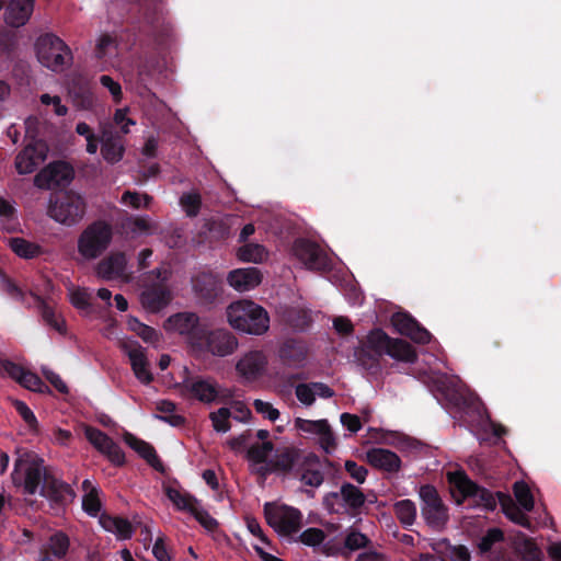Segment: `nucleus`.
Instances as JSON below:
<instances>
[{
  "instance_id": "nucleus-18",
  "label": "nucleus",
  "mask_w": 561,
  "mask_h": 561,
  "mask_svg": "<svg viewBox=\"0 0 561 561\" xmlns=\"http://www.w3.org/2000/svg\"><path fill=\"white\" fill-rule=\"evenodd\" d=\"M455 486L463 499L473 497L479 505L488 511H494L499 503L497 492L494 494L488 489L480 486L465 473H458L455 478Z\"/></svg>"
},
{
  "instance_id": "nucleus-19",
  "label": "nucleus",
  "mask_w": 561,
  "mask_h": 561,
  "mask_svg": "<svg viewBox=\"0 0 561 561\" xmlns=\"http://www.w3.org/2000/svg\"><path fill=\"white\" fill-rule=\"evenodd\" d=\"M121 350L128 356L135 377L141 383L149 385L153 380V375L141 345L136 341H124L121 343Z\"/></svg>"
},
{
  "instance_id": "nucleus-6",
  "label": "nucleus",
  "mask_w": 561,
  "mask_h": 561,
  "mask_svg": "<svg viewBox=\"0 0 561 561\" xmlns=\"http://www.w3.org/2000/svg\"><path fill=\"white\" fill-rule=\"evenodd\" d=\"M366 500V495L358 486L344 482L339 491L329 492L323 496L322 505L329 514L357 517L363 513Z\"/></svg>"
},
{
  "instance_id": "nucleus-55",
  "label": "nucleus",
  "mask_w": 561,
  "mask_h": 561,
  "mask_svg": "<svg viewBox=\"0 0 561 561\" xmlns=\"http://www.w3.org/2000/svg\"><path fill=\"white\" fill-rule=\"evenodd\" d=\"M523 561H542V552L531 538H526L519 548Z\"/></svg>"
},
{
  "instance_id": "nucleus-7",
  "label": "nucleus",
  "mask_w": 561,
  "mask_h": 561,
  "mask_svg": "<svg viewBox=\"0 0 561 561\" xmlns=\"http://www.w3.org/2000/svg\"><path fill=\"white\" fill-rule=\"evenodd\" d=\"M456 405L461 412V417L469 425L476 426L484 432L491 431L495 438H501L507 433L505 426L491 420L484 403L476 394L458 397Z\"/></svg>"
},
{
  "instance_id": "nucleus-63",
  "label": "nucleus",
  "mask_w": 561,
  "mask_h": 561,
  "mask_svg": "<svg viewBox=\"0 0 561 561\" xmlns=\"http://www.w3.org/2000/svg\"><path fill=\"white\" fill-rule=\"evenodd\" d=\"M100 83L110 91L115 102H121L123 93L122 87L117 81L111 76L103 75L100 77Z\"/></svg>"
},
{
  "instance_id": "nucleus-46",
  "label": "nucleus",
  "mask_w": 561,
  "mask_h": 561,
  "mask_svg": "<svg viewBox=\"0 0 561 561\" xmlns=\"http://www.w3.org/2000/svg\"><path fill=\"white\" fill-rule=\"evenodd\" d=\"M127 327L130 331L135 332L147 343L154 342L158 339L157 331L153 328L140 322L137 318L129 317L127 320Z\"/></svg>"
},
{
  "instance_id": "nucleus-60",
  "label": "nucleus",
  "mask_w": 561,
  "mask_h": 561,
  "mask_svg": "<svg viewBox=\"0 0 561 561\" xmlns=\"http://www.w3.org/2000/svg\"><path fill=\"white\" fill-rule=\"evenodd\" d=\"M191 514L207 530H214L218 526V522L213 516H210L207 511L201 508L198 505Z\"/></svg>"
},
{
  "instance_id": "nucleus-14",
  "label": "nucleus",
  "mask_w": 561,
  "mask_h": 561,
  "mask_svg": "<svg viewBox=\"0 0 561 561\" xmlns=\"http://www.w3.org/2000/svg\"><path fill=\"white\" fill-rule=\"evenodd\" d=\"M201 347H196L194 356L211 354L218 357H225L234 352L238 346L236 336L226 329L210 330L208 327L201 340Z\"/></svg>"
},
{
  "instance_id": "nucleus-12",
  "label": "nucleus",
  "mask_w": 561,
  "mask_h": 561,
  "mask_svg": "<svg viewBox=\"0 0 561 561\" xmlns=\"http://www.w3.org/2000/svg\"><path fill=\"white\" fill-rule=\"evenodd\" d=\"M422 500L421 515L426 525L435 531L446 528L449 520L448 507L444 504L434 485L425 484L420 488Z\"/></svg>"
},
{
  "instance_id": "nucleus-39",
  "label": "nucleus",
  "mask_w": 561,
  "mask_h": 561,
  "mask_svg": "<svg viewBox=\"0 0 561 561\" xmlns=\"http://www.w3.org/2000/svg\"><path fill=\"white\" fill-rule=\"evenodd\" d=\"M165 494L168 499L176 506L180 511L194 512L196 506L198 505V501L187 493H182L181 491L168 486L165 489Z\"/></svg>"
},
{
  "instance_id": "nucleus-13",
  "label": "nucleus",
  "mask_w": 561,
  "mask_h": 561,
  "mask_svg": "<svg viewBox=\"0 0 561 561\" xmlns=\"http://www.w3.org/2000/svg\"><path fill=\"white\" fill-rule=\"evenodd\" d=\"M152 274H156V280L145 286L140 294V302L147 311L157 313L171 302L172 293L167 284V271L157 268Z\"/></svg>"
},
{
  "instance_id": "nucleus-50",
  "label": "nucleus",
  "mask_w": 561,
  "mask_h": 561,
  "mask_svg": "<svg viewBox=\"0 0 561 561\" xmlns=\"http://www.w3.org/2000/svg\"><path fill=\"white\" fill-rule=\"evenodd\" d=\"M19 383L31 391L39 393L50 392L49 387L35 373L27 369L23 374Z\"/></svg>"
},
{
  "instance_id": "nucleus-16",
  "label": "nucleus",
  "mask_w": 561,
  "mask_h": 561,
  "mask_svg": "<svg viewBox=\"0 0 561 561\" xmlns=\"http://www.w3.org/2000/svg\"><path fill=\"white\" fill-rule=\"evenodd\" d=\"M75 178L72 165L66 161H55L42 169L34 178V184L39 188L50 190L67 186Z\"/></svg>"
},
{
  "instance_id": "nucleus-3",
  "label": "nucleus",
  "mask_w": 561,
  "mask_h": 561,
  "mask_svg": "<svg viewBox=\"0 0 561 561\" xmlns=\"http://www.w3.org/2000/svg\"><path fill=\"white\" fill-rule=\"evenodd\" d=\"M171 35V25L165 21L158 3L150 1L142 14V24L134 34L133 45L141 49H159Z\"/></svg>"
},
{
  "instance_id": "nucleus-20",
  "label": "nucleus",
  "mask_w": 561,
  "mask_h": 561,
  "mask_svg": "<svg viewBox=\"0 0 561 561\" xmlns=\"http://www.w3.org/2000/svg\"><path fill=\"white\" fill-rule=\"evenodd\" d=\"M68 93L73 105L80 110H91L94 105V93L91 80L82 73H73L68 81Z\"/></svg>"
},
{
  "instance_id": "nucleus-8",
  "label": "nucleus",
  "mask_w": 561,
  "mask_h": 561,
  "mask_svg": "<svg viewBox=\"0 0 561 561\" xmlns=\"http://www.w3.org/2000/svg\"><path fill=\"white\" fill-rule=\"evenodd\" d=\"M35 46L38 61L53 71H61L72 62L69 46L55 34L41 35Z\"/></svg>"
},
{
  "instance_id": "nucleus-64",
  "label": "nucleus",
  "mask_w": 561,
  "mask_h": 561,
  "mask_svg": "<svg viewBox=\"0 0 561 561\" xmlns=\"http://www.w3.org/2000/svg\"><path fill=\"white\" fill-rule=\"evenodd\" d=\"M103 455H105L107 459L117 467H121L125 463V454L119 445L115 442L110 445Z\"/></svg>"
},
{
  "instance_id": "nucleus-5",
  "label": "nucleus",
  "mask_w": 561,
  "mask_h": 561,
  "mask_svg": "<svg viewBox=\"0 0 561 561\" xmlns=\"http://www.w3.org/2000/svg\"><path fill=\"white\" fill-rule=\"evenodd\" d=\"M87 213L85 199L73 191L54 194L48 204L47 215L66 227L79 224Z\"/></svg>"
},
{
  "instance_id": "nucleus-58",
  "label": "nucleus",
  "mask_w": 561,
  "mask_h": 561,
  "mask_svg": "<svg viewBox=\"0 0 561 561\" xmlns=\"http://www.w3.org/2000/svg\"><path fill=\"white\" fill-rule=\"evenodd\" d=\"M82 508L90 516L95 517L101 510V502L99 499V490L93 489L84 494L82 497Z\"/></svg>"
},
{
  "instance_id": "nucleus-28",
  "label": "nucleus",
  "mask_w": 561,
  "mask_h": 561,
  "mask_svg": "<svg viewBox=\"0 0 561 561\" xmlns=\"http://www.w3.org/2000/svg\"><path fill=\"white\" fill-rule=\"evenodd\" d=\"M366 458L370 466L388 473H394L401 469L400 457L386 448H371L366 453Z\"/></svg>"
},
{
  "instance_id": "nucleus-35",
  "label": "nucleus",
  "mask_w": 561,
  "mask_h": 561,
  "mask_svg": "<svg viewBox=\"0 0 561 561\" xmlns=\"http://www.w3.org/2000/svg\"><path fill=\"white\" fill-rule=\"evenodd\" d=\"M100 523L104 529L116 534L121 539H129L133 536V526L126 518L102 515Z\"/></svg>"
},
{
  "instance_id": "nucleus-45",
  "label": "nucleus",
  "mask_w": 561,
  "mask_h": 561,
  "mask_svg": "<svg viewBox=\"0 0 561 561\" xmlns=\"http://www.w3.org/2000/svg\"><path fill=\"white\" fill-rule=\"evenodd\" d=\"M84 435L87 439L102 454L114 442L106 433L93 426H85Z\"/></svg>"
},
{
  "instance_id": "nucleus-62",
  "label": "nucleus",
  "mask_w": 561,
  "mask_h": 561,
  "mask_svg": "<svg viewBox=\"0 0 561 561\" xmlns=\"http://www.w3.org/2000/svg\"><path fill=\"white\" fill-rule=\"evenodd\" d=\"M253 407L257 413L263 414L272 422L276 421L279 417V411L275 409L270 402L263 401L261 399H255L253 402Z\"/></svg>"
},
{
  "instance_id": "nucleus-43",
  "label": "nucleus",
  "mask_w": 561,
  "mask_h": 561,
  "mask_svg": "<svg viewBox=\"0 0 561 561\" xmlns=\"http://www.w3.org/2000/svg\"><path fill=\"white\" fill-rule=\"evenodd\" d=\"M513 491L515 499L522 508L526 512H531L535 506V501L528 484L524 481H516L514 483Z\"/></svg>"
},
{
  "instance_id": "nucleus-48",
  "label": "nucleus",
  "mask_w": 561,
  "mask_h": 561,
  "mask_svg": "<svg viewBox=\"0 0 561 561\" xmlns=\"http://www.w3.org/2000/svg\"><path fill=\"white\" fill-rule=\"evenodd\" d=\"M231 417V411L228 408H220L209 414V420L214 430L218 433H227L231 428L229 419Z\"/></svg>"
},
{
  "instance_id": "nucleus-36",
  "label": "nucleus",
  "mask_w": 561,
  "mask_h": 561,
  "mask_svg": "<svg viewBox=\"0 0 561 561\" xmlns=\"http://www.w3.org/2000/svg\"><path fill=\"white\" fill-rule=\"evenodd\" d=\"M156 410L160 413L154 415L157 419L174 427L183 426L186 422L183 415L176 414V404L171 400H160L156 404Z\"/></svg>"
},
{
  "instance_id": "nucleus-49",
  "label": "nucleus",
  "mask_w": 561,
  "mask_h": 561,
  "mask_svg": "<svg viewBox=\"0 0 561 561\" xmlns=\"http://www.w3.org/2000/svg\"><path fill=\"white\" fill-rule=\"evenodd\" d=\"M48 549L57 559L64 558L69 549V538L64 533L54 534L49 539Z\"/></svg>"
},
{
  "instance_id": "nucleus-26",
  "label": "nucleus",
  "mask_w": 561,
  "mask_h": 561,
  "mask_svg": "<svg viewBox=\"0 0 561 561\" xmlns=\"http://www.w3.org/2000/svg\"><path fill=\"white\" fill-rule=\"evenodd\" d=\"M321 462L316 454L304 456L302 461L296 470L295 477L305 485L319 488L324 481V474L320 469Z\"/></svg>"
},
{
  "instance_id": "nucleus-27",
  "label": "nucleus",
  "mask_w": 561,
  "mask_h": 561,
  "mask_svg": "<svg viewBox=\"0 0 561 561\" xmlns=\"http://www.w3.org/2000/svg\"><path fill=\"white\" fill-rule=\"evenodd\" d=\"M35 0H10L5 8L4 21L11 27L24 26L34 11Z\"/></svg>"
},
{
  "instance_id": "nucleus-47",
  "label": "nucleus",
  "mask_w": 561,
  "mask_h": 561,
  "mask_svg": "<svg viewBox=\"0 0 561 561\" xmlns=\"http://www.w3.org/2000/svg\"><path fill=\"white\" fill-rule=\"evenodd\" d=\"M13 407L15 411L19 413V415L26 423L30 432L37 434L39 432V424L34 412L28 408V405L24 401L14 400Z\"/></svg>"
},
{
  "instance_id": "nucleus-52",
  "label": "nucleus",
  "mask_w": 561,
  "mask_h": 561,
  "mask_svg": "<svg viewBox=\"0 0 561 561\" xmlns=\"http://www.w3.org/2000/svg\"><path fill=\"white\" fill-rule=\"evenodd\" d=\"M370 542L368 537L357 530H351L343 540L346 553L367 547Z\"/></svg>"
},
{
  "instance_id": "nucleus-1",
  "label": "nucleus",
  "mask_w": 561,
  "mask_h": 561,
  "mask_svg": "<svg viewBox=\"0 0 561 561\" xmlns=\"http://www.w3.org/2000/svg\"><path fill=\"white\" fill-rule=\"evenodd\" d=\"M383 355L410 364L415 363L417 359V353L409 342L390 337L380 328L369 331L354 350V357L357 364L371 375H377L381 371Z\"/></svg>"
},
{
  "instance_id": "nucleus-38",
  "label": "nucleus",
  "mask_w": 561,
  "mask_h": 561,
  "mask_svg": "<svg viewBox=\"0 0 561 561\" xmlns=\"http://www.w3.org/2000/svg\"><path fill=\"white\" fill-rule=\"evenodd\" d=\"M11 250L20 257L23 259H34L39 256L43 253V249L41 245L27 241L23 238H11L9 241Z\"/></svg>"
},
{
  "instance_id": "nucleus-25",
  "label": "nucleus",
  "mask_w": 561,
  "mask_h": 561,
  "mask_svg": "<svg viewBox=\"0 0 561 561\" xmlns=\"http://www.w3.org/2000/svg\"><path fill=\"white\" fill-rule=\"evenodd\" d=\"M267 357L262 351H250L237 363L236 370L248 381L257 379L265 370Z\"/></svg>"
},
{
  "instance_id": "nucleus-17",
  "label": "nucleus",
  "mask_w": 561,
  "mask_h": 561,
  "mask_svg": "<svg viewBox=\"0 0 561 561\" xmlns=\"http://www.w3.org/2000/svg\"><path fill=\"white\" fill-rule=\"evenodd\" d=\"M47 158V146L43 140L33 138L15 157L14 167L19 174L35 172Z\"/></svg>"
},
{
  "instance_id": "nucleus-54",
  "label": "nucleus",
  "mask_w": 561,
  "mask_h": 561,
  "mask_svg": "<svg viewBox=\"0 0 561 561\" xmlns=\"http://www.w3.org/2000/svg\"><path fill=\"white\" fill-rule=\"evenodd\" d=\"M122 202L135 209H139L140 207L149 208L152 197L146 193L139 194L137 192L126 191L122 196Z\"/></svg>"
},
{
  "instance_id": "nucleus-4",
  "label": "nucleus",
  "mask_w": 561,
  "mask_h": 561,
  "mask_svg": "<svg viewBox=\"0 0 561 561\" xmlns=\"http://www.w3.org/2000/svg\"><path fill=\"white\" fill-rule=\"evenodd\" d=\"M227 317L233 329L248 334L262 335L270 328L267 311L251 300L232 302L227 309Z\"/></svg>"
},
{
  "instance_id": "nucleus-42",
  "label": "nucleus",
  "mask_w": 561,
  "mask_h": 561,
  "mask_svg": "<svg viewBox=\"0 0 561 561\" xmlns=\"http://www.w3.org/2000/svg\"><path fill=\"white\" fill-rule=\"evenodd\" d=\"M266 255L265 248L257 243H244L238 250V257L244 262L261 263Z\"/></svg>"
},
{
  "instance_id": "nucleus-10",
  "label": "nucleus",
  "mask_w": 561,
  "mask_h": 561,
  "mask_svg": "<svg viewBox=\"0 0 561 561\" xmlns=\"http://www.w3.org/2000/svg\"><path fill=\"white\" fill-rule=\"evenodd\" d=\"M184 378L181 382L176 383L182 397L197 400L205 404H211L219 400L227 402L231 394L220 396L217 382L209 377L199 375H191L187 368L184 369Z\"/></svg>"
},
{
  "instance_id": "nucleus-37",
  "label": "nucleus",
  "mask_w": 561,
  "mask_h": 561,
  "mask_svg": "<svg viewBox=\"0 0 561 561\" xmlns=\"http://www.w3.org/2000/svg\"><path fill=\"white\" fill-rule=\"evenodd\" d=\"M437 552H445L451 561H470L469 549L463 545L454 546L445 538L436 542L433 547Z\"/></svg>"
},
{
  "instance_id": "nucleus-57",
  "label": "nucleus",
  "mask_w": 561,
  "mask_h": 561,
  "mask_svg": "<svg viewBox=\"0 0 561 561\" xmlns=\"http://www.w3.org/2000/svg\"><path fill=\"white\" fill-rule=\"evenodd\" d=\"M295 427L308 434H317L327 430V420L310 421L301 417L295 420Z\"/></svg>"
},
{
  "instance_id": "nucleus-31",
  "label": "nucleus",
  "mask_w": 561,
  "mask_h": 561,
  "mask_svg": "<svg viewBox=\"0 0 561 561\" xmlns=\"http://www.w3.org/2000/svg\"><path fill=\"white\" fill-rule=\"evenodd\" d=\"M125 147L123 139L117 134L104 133L101 138V153L104 160L111 164L123 159Z\"/></svg>"
},
{
  "instance_id": "nucleus-51",
  "label": "nucleus",
  "mask_w": 561,
  "mask_h": 561,
  "mask_svg": "<svg viewBox=\"0 0 561 561\" xmlns=\"http://www.w3.org/2000/svg\"><path fill=\"white\" fill-rule=\"evenodd\" d=\"M180 204L188 217H196L202 207V198L198 193H184Z\"/></svg>"
},
{
  "instance_id": "nucleus-53",
  "label": "nucleus",
  "mask_w": 561,
  "mask_h": 561,
  "mask_svg": "<svg viewBox=\"0 0 561 561\" xmlns=\"http://www.w3.org/2000/svg\"><path fill=\"white\" fill-rule=\"evenodd\" d=\"M116 47V38L108 33H104L100 36L96 43L95 55L98 58L102 59L108 55H112Z\"/></svg>"
},
{
  "instance_id": "nucleus-15",
  "label": "nucleus",
  "mask_w": 561,
  "mask_h": 561,
  "mask_svg": "<svg viewBox=\"0 0 561 561\" xmlns=\"http://www.w3.org/2000/svg\"><path fill=\"white\" fill-rule=\"evenodd\" d=\"M293 252L308 270L329 272L332 268L331 259L314 241L299 238L293 244Z\"/></svg>"
},
{
  "instance_id": "nucleus-22",
  "label": "nucleus",
  "mask_w": 561,
  "mask_h": 561,
  "mask_svg": "<svg viewBox=\"0 0 561 561\" xmlns=\"http://www.w3.org/2000/svg\"><path fill=\"white\" fill-rule=\"evenodd\" d=\"M268 503L265 505L267 523L274 527L280 535L290 536L298 533L301 527L302 514L295 507L284 506L275 515L267 513Z\"/></svg>"
},
{
  "instance_id": "nucleus-61",
  "label": "nucleus",
  "mask_w": 561,
  "mask_h": 561,
  "mask_svg": "<svg viewBox=\"0 0 561 561\" xmlns=\"http://www.w3.org/2000/svg\"><path fill=\"white\" fill-rule=\"evenodd\" d=\"M345 470L350 474V477L359 484H363L365 482L368 473V470L364 466H359L357 462L353 460H347L345 462Z\"/></svg>"
},
{
  "instance_id": "nucleus-21",
  "label": "nucleus",
  "mask_w": 561,
  "mask_h": 561,
  "mask_svg": "<svg viewBox=\"0 0 561 561\" xmlns=\"http://www.w3.org/2000/svg\"><path fill=\"white\" fill-rule=\"evenodd\" d=\"M192 287L204 304H213L222 293L221 279L211 272H201L192 277Z\"/></svg>"
},
{
  "instance_id": "nucleus-40",
  "label": "nucleus",
  "mask_w": 561,
  "mask_h": 561,
  "mask_svg": "<svg viewBox=\"0 0 561 561\" xmlns=\"http://www.w3.org/2000/svg\"><path fill=\"white\" fill-rule=\"evenodd\" d=\"M393 512L398 520L405 527L414 524L416 518V505L411 500H401L394 503Z\"/></svg>"
},
{
  "instance_id": "nucleus-41",
  "label": "nucleus",
  "mask_w": 561,
  "mask_h": 561,
  "mask_svg": "<svg viewBox=\"0 0 561 561\" xmlns=\"http://www.w3.org/2000/svg\"><path fill=\"white\" fill-rule=\"evenodd\" d=\"M505 539L504 533L497 527L489 528L486 533L480 538L477 547L480 556H485L491 552L496 543L503 542Z\"/></svg>"
},
{
  "instance_id": "nucleus-32",
  "label": "nucleus",
  "mask_w": 561,
  "mask_h": 561,
  "mask_svg": "<svg viewBox=\"0 0 561 561\" xmlns=\"http://www.w3.org/2000/svg\"><path fill=\"white\" fill-rule=\"evenodd\" d=\"M497 499L503 513L510 520L526 529L533 530L529 517L515 504L510 494L497 491Z\"/></svg>"
},
{
  "instance_id": "nucleus-56",
  "label": "nucleus",
  "mask_w": 561,
  "mask_h": 561,
  "mask_svg": "<svg viewBox=\"0 0 561 561\" xmlns=\"http://www.w3.org/2000/svg\"><path fill=\"white\" fill-rule=\"evenodd\" d=\"M325 539V533L316 527L304 530L299 536V541L308 547H317L322 545Z\"/></svg>"
},
{
  "instance_id": "nucleus-59",
  "label": "nucleus",
  "mask_w": 561,
  "mask_h": 561,
  "mask_svg": "<svg viewBox=\"0 0 561 561\" xmlns=\"http://www.w3.org/2000/svg\"><path fill=\"white\" fill-rule=\"evenodd\" d=\"M297 399L305 405H312L316 401L312 382L298 383L295 388Z\"/></svg>"
},
{
  "instance_id": "nucleus-34",
  "label": "nucleus",
  "mask_w": 561,
  "mask_h": 561,
  "mask_svg": "<svg viewBox=\"0 0 561 561\" xmlns=\"http://www.w3.org/2000/svg\"><path fill=\"white\" fill-rule=\"evenodd\" d=\"M126 264L124 253L113 254L99 263L98 274L104 279L121 277L125 272Z\"/></svg>"
},
{
  "instance_id": "nucleus-44",
  "label": "nucleus",
  "mask_w": 561,
  "mask_h": 561,
  "mask_svg": "<svg viewBox=\"0 0 561 561\" xmlns=\"http://www.w3.org/2000/svg\"><path fill=\"white\" fill-rule=\"evenodd\" d=\"M273 450L274 444L272 442L255 443L248 448L247 458L254 463L267 462L270 460L268 455Z\"/></svg>"
},
{
  "instance_id": "nucleus-11",
  "label": "nucleus",
  "mask_w": 561,
  "mask_h": 561,
  "mask_svg": "<svg viewBox=\"0 0 561 561\" xmlns=\"http://www.w3.org/2000/svg\"><path fill=\"white\" fill-rule=\"evenodd\" d=\"M165 330L181 335L190 352L194 354L196 347H201V340L207 328L206 323L195 312H178L170 316L164 324Z\"/></svg>"
},
{
  "instance_id": "nucleus-33",
  "label": "nucleus",
  "mask_w": 561,
  "mask_h": 561,
  "mask_svg": "<svg viewBox=\"0 0 561 561\" xmlns=\"http://www.w3.org/2000/svg\"><path fill=\"white\" fill-rule=\"evenodd\" d=\"M307 356L306 347L302 343L288 340L279 348V357L284 365L288 367H300Z\"/></svg>"
},
{
  "instance_id": "nucleus-24",
  "label": "nucleus",
  "mask_w": 561,
  "mask_h": 561,
  "mask_svg": "<svg viewBox=\"0 0 561 561\" xmlns=\"http://www.w3.org/2000/svg\"><path fill=\"white\" fill-rule=\"evenodd\" d=\"M302 453L294 446H283L274 450V455L270 458L272 462V470L278 474L296 473L297 468L302 461Z\"/></svg>"
},
{
  "instance_id": "nucleus-30",
  "label": "nucleus",
  "mask_w": 561,
  "mask_h": 561,
  "mask_svg": "<svg viewBox=\"0 0 561 561\" xmlns=\"http://www.w3.org/2000/svg\"><path fill=\"white\" fill-rule=\"evenodd\" d=\"M125 443L134 449L142 459L147 461L154 470L164 472V465L157 455L154 447L144 439H140L131 433L124 434Z\"/></svg>"
},
{
  "instance_id": "nucleus-23",
  "label": "nucleus",
  "mask_w": 561,
  "mask_h": 561,
  "mask_svg": "<svg viewBox=\"0 0 561 561\" xmlns=\"http://www.w3.org/2000/svg\"><path fill=\"white\" fill-rule=\"evenodd\" d=\"M391 323L398 333L410 337L415 343L427 344L432 340V334L408 312L394 313Z\"/></svg>"
},
{
  "instance_id": "nucleus-29",
  "label": "nucleus",
  "mask_w": 561,
  "mask_h": 561,
  "mask_svg": "<svg viewBox=\"0 0 561 561\" xmlns=\"http://www.w3.org/2000/svg\"><path fill=\"white\" fill-rule=\"evenodd\" d=\"M228 284L238 291H248L262 282V274L256 267L237 268L229 272Z\"/></svg>"
},
{
  "instance_id": "nucleus-9",
  "label": "nucleus",
  "mask_w": 561,
  "mask_h": 561,
  "mask_svg": "<svg viewBox=\"0 0 561 561\" xmlns=\"http://www.w3.org/2000/svg\"><path fill=\"white\" fill-rule=\"evenodd\" d=\"M112 238L111 225L104 220H95L80 233L78 252L85 260L98 259L106 251Z\"/></svg>"
},
{
  "instance_id": "nucleus-2",
  "label": "nucleus",
  "mask_w": 561,
  "mask_h": 561,
  "mask_svg": "<svg viewBox=\"0 0 561 561\" xmlns=\"http://www.w3.org/2000/svg\"><path fill=\"white\" fill-rule=\"evenodd\" d=\"M21 461H16L12 472L14 485L23 486L24 493L34 495L37 492L56 504H67L76 496L72 488L55 478L49 469L43 466V460L27 463L23 472L19 471Z\"/></svg>"
}]
</instances>
